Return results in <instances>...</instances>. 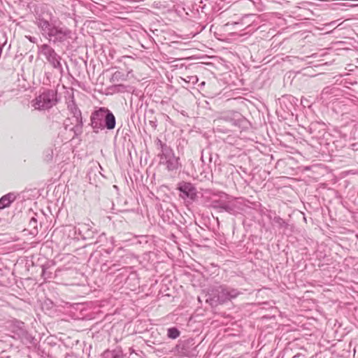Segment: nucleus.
<instances>
[{
  "instance_id": "f257e3e1",
  "label": "nucleus",
  "mask_w": 358,
  "mask_h": 358,
  "mask_svg": "<svg viewBox=\"0 0 358 358\" xmlns=\"http://www.w3.org/2000/svg\"><path fill=\"white\" fill-rule=\"evenodd\" d=\"M34 24L41 35L55 45L69 43L71 40L75 38V33L55 17L52 13L48 10L36 13Z\"/></svg>"
},
{
  "instance_id": "f03ea898",
  "label": "nucleus",
  "mask_w": 358,
  "mask_h": 358,
  "mask_svg": "<svg viewBox=\"0 0 358 358\" xmlns=\"http://www.w3.org/2000/svg\"><path fill=\"white\" fill-rule=\"evenodd\" d=\"M241 294L242 292L238 289L220 285L213 287L206 295V302L212 307H216L236 299Z\"/></svg>"
},
{
  "instance_id": "7ed1b4c3",
  "label": "nucleus",
  "mask_w": 358,
  "mask_h": 358,
  "mask_svg": "<svg viewBox=\"0 0 358 358\" xmlns=\"http://www.w3.org/2000/svg\"><path fill=\"white\" fill-rule=\"evenodd\" d=\"M90 125L94 133H99L105 129L113 130L116 125V119L108 108L100 107L92 113Z\"/></svg>"
},
{
  "instance_id": "20e7f679",
  "label": "nucleus",
  "mask_w": 358,
  "mask_h": 358,
  "mask_svg": "<svg viewBox=\"0 0 358 358\" xmlns=\"http://www.w3.org/2000/svg\"><path fill=\"white\" fill-rule=\"evenodd\" d=\"M33 101V106L37 110L50 109L58 102L57 92L55 90H44Z\"/></svg>"
},
{
  "instance_id": "39448f33",
  "label": "nucleus",
  "mask_w": 358,
  "mask_h": 358,
  "mask_svg": "<svg viewBox=\"0 0 358 358\" xmlns=\"http://www.w3.org/2000/svg\"><path fill=\"white\" fill-rule=\"evenodd\" d=\"M38 53L43 55L52 67L62 74L64 70L62 64V57L48 43L38 45Z\"/></svg>"
},
{
  "instance_id": "423d86ee",
  "label": "nucleus",
  "mask_w": 358,
  "mask_h": 358,
  "mask_svg": "<svg viewBox=\"0 0 358 358\" xmlns=\"http://www.w3.org/2000/svg\"><path fill=\"white\" fill-rule=\"evenodd\" d=\"M243 121V116L240 113L234 112L231 115H227L215 121L216 126L214 129L217 133L227 134L231 129V126H240Z\"/></svg>"
},
{
  "instance_id": "0eeeda50",
  "label": "nucleus",
  "mask_w": 358,
  "mask_h": 358,
  "mask_svg": "<svg viewBox=\"0 0 358 358\" xmlns=\"http://www.w3.org/2000/svg\"><path fill=\"white\" fill-rule=\"evenodd\" d=\"M179 196L185 201L192 203L197 198V190L194 185L189 182L182 181L178 184Z\"/></svg>"
},
{
  "instance_id": "6e6552de",
  "label": "nucleus",
  "mask_w": 358,
  "mask_h": 358,
  "mask_svg": "<svg viewBox=\"0 0 358 358\" xmlns=\"http://www.w3.org/2000/svg\"><path fill=\"white\" fill-rule=\"evenodd\" d=\"M160 159V164L166 166L168 171H175L178 169L179 158L175 156L174 152L171 148L164 152L158 153Z\"/></svg>"
},
{
  "instance_id": "1a4fd4ad",
  "label": "nucleus",
  "mask_w": 358,
  "mask_h": 358,
  "mask_svg": "<svg viewBox=\"0 0 358 358\" xmlns=\"http://www.w3.org/2000/svg\"><path fill=\"white\" fill-rule=\"evenodd\" d=\"M211 206L219 212H227L231 215H235L236 213V205L233 203L215 200L212 201Z\"/></svg>"
},
{
  "instance_id": "9d476101",
  "label": "nucleus",
  "mask_w": 358,
  "mask_h": 358,
  "mask_svg": "<svg viewBox=\"0 0 358 358\" xmlns=\"http://www.w3.org/2000/svg\"><path fill=\"white\" fill-rule=\"evenodd\" d=\"M70 124L74 126L69 129V131H73L74 136H78L83 133V121L82 115H72Z\"/></svg>"
},
{
  "instance_id": "9b49d317",
  "label": "nucleus",
  "mask_w": 358,
  "mask_h": 358,
  "mask_svg": "<svg viewBox=\"0 0 358 358\" xmlns=\"http://www.w3.org/2000/svg\"><path fill=\"white\" fill-rule=\"evenodd\" d=\"M89 226L86 224H78L77 226H68L69 232H73V239H79L86 231H89Z\"/></svg>"
},
{
  "instance_id": "f8f14e48",
  "label": "nucleus",
  "mask_w": 358,
  "mask_h": 358,
  "mask_svg": "<svg viewBox=\"0 0 358 358\" xmlns=\"http://www.w3.org/2000/svg\"><path fill=\"white\" fill-rule=\"evenodd\" d=\"M17 194L9 192L0 198V209L9 207L10 205L17 199Z\"/></svg>"
},
{
  "instance_id": "ddd939ff",
  "label": "nucleus",
  "mask_w": 358,
  "mask_h": 358,
  "mask_svg": "<svg viewBox=\"0 0 358 358\" xmlns=\"http://www.w3.org/2000/svg\"><path fill=\"white\" fill-rule=\"evenodd\" d=\"M67 109L72 115H82L80 110L76 103L73 94L69 96L68 101H66Z\"/></svg>"
},
{
  "instance_id": "4468645a",
  "label": "nucleus",
  "mask_w": 358,
  "mask_h": 358,
  "mask_svg": "<svg viewBox=\"0 0 358 358\" xmlns=\"http://www.w3.org/2000/svg\"><path fill=\"white\" fill-rule=\"evenodd\" d=\"M160 215L164 222L168 224L175 223L174 213L169 208L167 207L165 209L162 208Z\"/></svg>"
},
{
  "instance_id": "2eb2a0df",
  "label": "nucleus",
  "mask_w": 358,
  "mask_h": 358,
  "mask_svg": "<svg viewBox=\"0 0 358 358\" xmlns=\"http://www.w3.org/2000/svg\"><path fill=\"white\" fill-rule=\"evenodd\" d=\"M102 358H124V355L121 348L117 347L113 350H106Z\"/></svg>"
},
{
  "instance_id": "dca6fc26",
  "label": "nucleus",
  "mask_w": 358,
  "mask_h": 358,
  "mask_svg": "<svg viewBox=\"0 0 358 358\" xmlns=\"http://www.w3.org/2000/svg\"><path fill=\"white\" fill-rule=\"evenodd\" d=\"M28 226L30 228V233L31 234L35 235L38 233V220L36 218V214H34V216L31 217Z\"/></svg>"
},
{
  "instance_id": "f3484780",
  "label": "nucleus",
  "mask_w": 358,
  "mask_h": 358,
  "mask_svg": "<svg viewBox=\"0 0 358 358\" xmlns=\"http://www.w3.org/2000/svg\"><path fill=\"white\" fill-rule=\"evenodd\" d=\"M54 157V150L52 147L48 148L43 151V159L46 162L52 161Z\"/></svg>"
},
{
  "instance_id": "a211bd4d",
  "label": "nucleus",
  "mask_w": 358,
  "mask_h": 358,
  "mask_svg": "<svg viewBox=\"0 0 358 358\" xmlns=\"http://www.w3.org/2000/svg\"><path fill=\"white\" fill-rule=\"evenodd\" d=\"M155 145L157 150H160V152H164L171 148L166 143H163L159 138L155 140Z\"/></svg>"
},
{
  "instance_id": "6ab92c4d",
  "label": "nucleus",
  "mask_w": 358,
  "mask_h": 358,
  "mask_svg": "<svg viewBox=\"0 0 358 358\" xmlns=\"http://www.w3.org/2000/svg\"><path fill=\"white\" fill-rule=\"evenodd\" d=\"M273 223L280 229L287 228L288 226V224L280 216H275L273 218Z\"/></svg>"
},
{
  "instance_id": "aec40b11",
  "label": "nucleus",
  "mask_w": 358,
  "mask_h": 358,
  "mask_svg": "<svg viewBox=\"0 0 358 358\" xmlns=\"http://www.w3.org/2000/svg\"><path fill=\"white\" fill-rule=\"evenodd\" d=\"M180 334V332L176 327H171L168 329L167 336L169 338L176 339L179 337Z\"/></svg>"
},
{
  "instance_id": "412c9836",
  "label": "nucleus",
  "mask_w": 358,
  "mask_h": 358,
  "mask_svg": "<svg viewBox=\"0 0 358 358\" xmlns=\"http://www.w3.org/2000/svg\"><path fill=\"white\" fill-rule=\"evenodd\" d=\"M80 238L83 239L92 238H93V231L89 229V231H86Z\"/></svg>"
},
{
  "instance_id": "4be33fe9",
  "label": "nucleus",
  "mask_w": 358,
  "mask_h": 358,
  "mask_svg": "<svg viewBox=\"0 0 358 358\" xmlns=\"http://www.w3.org/2000/svg\"><path fill=\"white\" fill-rule=\"evenodd\" d=\"M41 275H42V277H43V278L45 280L52 278V273L50 272L47 271L46 268H45L44 267H43V268H42V274Z\"/></svg>"
},
{
  "instance_id": "5701e85b",
  "label": "nucleus",
  "mask_w": 358,
  "mask_h": 358,
  "mask_svg": "<svg viewBox=\"0 0 358 358\" xmlns=\"http://www.w3.org/2000/svg\"><path fill=\"white\" fill-rule=\"evenodd\" d=\"M70 121H71V119L70 118H67L65 121H64V129L66 130H69L70 128H71L72 127H70Z\"/></svg>"
},
{
  "instance_id": "b1692460",
  "label": "nucleus",
  "mask_w": 358,
  "mask_h": 358,
  "mask_svg": "<svg viewBox=\"0 0 358 358\" xmlns=\"http://www.w3.org/2000/svg\"><path fill=\"white\" fill-rule=\"evenodd\" d=\"M124 75L120 72V71H116L114 73V74L113 75V79H119V78H121Z\"/></svg>"
},
{
  "instance_id": "393cba45",
  "label": "nucleus",
  "mask_w": 358,
  "mask_h": 358,
  "mask_svg": "<svg viewBox=\"0 0 358 358\" xmlns=\"http://www.w3.org/2000/svg\"><path fill=\"white\" fill-rule=\"evenodd\" d=\"M26 38L29 40V41H30L31 43H37V38L34 37V36H26Z\"/></svg>"
},
{
  "instance_id": "a878e982",
  "label": "nucleus",
  "mask_w": 358,
  "mask_h": 358,
  "mask_svg": "<svg viewBox=\"0 0 358 358\" xmlns=\"http://www.w3.org/2000/svg\"><path fill=\"white\" fill-rule=\"evenodd\" d=\"M120 264H117V263H113L108 268L110 270L112 269L113 268H114L115 270H119L120 269Z\"/></svg>"
},
{
  "instance_id": "bb28decb",
  "label": "nucleus",
  "mask_w": 358,
  "mask_h": 358,
  "mask_svg": "<svg viewBox=\"0 0 358 358\" xmlns=\"http://www.w3.org/2000/svg\"><path fill=\"white\" fill-rule=\"evenodd\" d=\"M65 231H68L69 232V237H71V238H73V232H69V230L67 229V227L65 229Z\"/></svg>"
},
{
  "instance_id": "cd10ccee",
  "label": "nucleus",
  "mask_w": 358,
  "mask_h": 358,
  "mask_svg": "<svg viewBox=\"0 0 358 358\" xmlns=\"http://www.w3.org/2000/svg\"><path fill=\"white\" fill-rule=\"evenodd\" d=\"M204 154H205V152H204V150H203V151L201 152V160L202 161V162H203V163H204V159H203V157H204Z\"/></svg>"
},
{
  "instance_id": "c85d7f7f",
  "label": "nucleus",
  "mask_w": 358,
  "mask_h": 358,
  "mask_svg": "<svg viewBox=\"0 0 358 358\" xmlns=\"http://www.w3.org/2000/svg\"><path fill=\"white\" fill-rule=\"evenodd\" d=\"M208 155H209V162H212V153H210V152H208Z\"/></svg>"
},
{
  "instance_id": "c756f323",
  "label": "nucleus",
  "mask_w": 358,
  "mask_h": 358,
  "mask_svg": "<svg viewBox=\"0 0 358 358\" xmlns=\"http://www.w3.org/2000/svg\"><path fill=\"white\" fill-rule=\"evenodd\" d=\"M106 264H106V263H105L104 264H103V265H102V266H101V269H102V270L103 269V267L106 266Z\"/></svg>"
},
{
  "instance_id": "7c9ffc66",
  "label": "nucleus",
  "mask_w": 358,
  "mask_h": 358,
  "mask_svg": "<svg viewBox=\"0 0 358 358\" xmlns=\"http://www.w3.org/2000/svg\"><path fill=\"white\" fill-rule=\"evenodd\" d=\"M118 87H124V86H123V85H119Z\"/></svg>"
}]
</instances>
